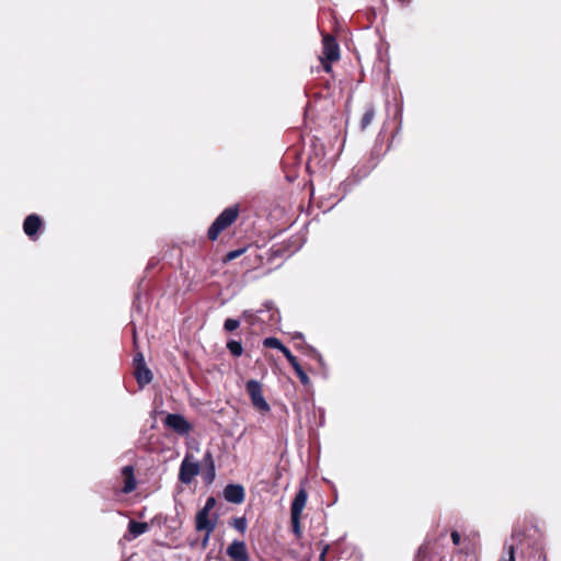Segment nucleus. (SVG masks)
<instances>
[{
    "label": "nucleus",
    "mask_w": 561,
    "mask_h": 561,
    "mask_svg": "<svg viewBox=\"0 0 561 561\" xmlns=\"http://www.w3.org/2000/svg\"><path fill=\"white\" fill-rule=\"evenodd\" d=\"M215 527L216 523L210 520L209 513L201 510L196 515V529L208 530V534H211Z\"/></svg>",
    "instance_id": "obj_13"
},
{
    "label": "nucleus",
    "mask_w": 561,
    "mask_h": 561,
    "mask_svg": "<svg viewBox=\"0 0 561 561\" xmlns=\"http://www.w3.org/2000/svg\"><path fill=\"white\" fill-rule=\"evenodd\" d=\"M167 451H169V453H170V455H169V456H164V460H165V461H168V460L172 459V458H173V454H174V453L172 451L171 447H168V450H167Z\"/></svg>",
    "instance_id": "obj_28"
},
{
    "label": "nucleus",
    "mask_w": 561,
    "mask_h": 561,
    "mask_svg": "<svg viewBox=\"0 0 561 561\" xmlns=\"http://www.w3.org/2000/svg\"><path fill=\"white\" fill-rule=\"evenodd\" d=\"M224 496L230 503L240 504L244 501V489L240 484H228L224 489Z\"/></svg>",
    "instance_id": "obj_9"
},
{
    "label": "nucleus",
    "mask_w": 561,
    "mask_h": 561,
    "mask_svg": "<svg viewBox=\"0 0 561 561\" xmlns=\"http://www.w3.org/2000/svg\"><path fill=\"white\" fill-rule=\"evenodd\" d=\"M323 56L329 61H335L340 58V49L335 38L331 35H324L322 39Z\"/></svg>",
    "instance_id": "obj_8"
},
{
    "label": "nucleus",
    "mask_w": 561,
    "mask_h": 561,
    "mask_svg": "<svg viewBox=\"0 0 561 561\" xmlns=\"http://www.w3.org/2000/svg\"><path fill=\"white\" fill-rule=\"evenodd\" d=\"M308 499L307 491L304 488H300L297 494L295 495V499L291 502L290 506V523H291V529L294 535L297 538L301 537V526H300V518L302 511L306 506Z\"/></svg>",
    "instance_id": "obj_2"
},
{
    "label": "nucleus",
    "mask_w": 561,
    "mask_h": 561,
    "mask_svg": "<svg viewBox=\"0 0 561 561\" xmlns=\"http://www.w3.org/2000/svg\"><path fill=\"white\" fill-rule=\"evenodd\" d=\"M327 550H328V548L325 547L323 549V551L321 552V554H320V560L324 561V558H325V554H327Z\"/></svg>",
    "instance_id": "obj_29"
},
{
    "label": "nucleus",
    "mask_w": 561,
    "mask_h": 561,
    "mask_svg": "<svg viewBox=\"0 0 561 561\" xmlns=\"http://www.w3.org/2000/svg\"><path fill=\"white\" fill-rule=\"evenodd\" d=\"M542 561H546V558H545V556L542 557Z\"/></svg>",
    "instance_id": "obj_38"
},
{
    "label": "nucleus",
    "mask_w": 561,
    "mask_h": 561,
    "mask_svg": "<svg viewBox=\"0 0 561 561\" xmlns=\"http://www.w3.org/2000/svg\"><path fill=\"white\" fill-rule=\"evenodd\" d=\"M374 116H375V112L373 108H369L365 112V114L362 117V122H360L363 129L366 128L368 125H370V123L374 119Z\"/></svg>",
    "instance_id": "obj_19"
},
{
    "label": "nucleus",
    "mask_w": 561,
    "mask_h": 561,
    "mask_svg": "<svg viewBox=\"0 0 561 561\" xmlns=\"http://www.w3.org/2000/svg\"><path fill=\"white\" fill-rule=\"evenodd\" d=\"M244 252H245V248L230 251L226 254L225 261L230 262V261L239 257L240 255H242Z\"/></svg>",
    "instance_id": "obj_21"
},
{
    "label": "nucleus",
    "mask_w": 561,
    "mask_h": 561,
    "mask_svg": "<svg viewBox=\"0 0 561 561\" xmlns=\"http://www.w3.org/2000/svg\"><path fill=\"white\" fill-rule=\"evenodd\" d=\"M131 331H133L134 343L136 344V329L134 325L131 328Z\"/></svg>",
    "instance_id": "obj_31"
},
{
    "label": "nucleus",
    "mask_w": 561,
    "mask_h": 561,
    "mask_svg": "<svg viewBox=\"0 0 561 561\" xmlns=\"http://www.w3.org/2000/svg\"><path fill=\"white\" fill-rule=\"evenodd\" d=\"M42 219L39 216L33 214L25 218L23 224V230L26 236L30 238H34V236L37 233V231L42 228Z\"/></svg>",
    "instance_id": "obj_11"
},
{
    "label": "nucleus",
    "mask_w": 561,
    "mask_h": 561,
    "mask_svg": "<svg viewBox=\"0 0 561 561\" xmlns=\"http://www.w3.org/2000/svg\"><path fill=\"white\" fill-rule=\"evenodd\" d=\"M298 378L302 385H308L310 381V379L306 373H304V375L299 376Z\"/></svg>",
    "instance_id": "obj_26"
},
{
    "label": "nucleus",
    "mask_w": 561,
    "mask_h": 561,
    "mask_svg": "<svg viewBox=\"0 0 561 561\" xmlns=\"http://www.w3.org/2000/svg\"><path fill=\"white\" fill-rule=\"evenodd\" d=\"M295 373H296V374H297V376L299 377V376L304 375V373H305V371H304V369L300 367L298 370H295Z\"/></svg>",
    "instance_id": "obj_30"
},
{
    "label": "nucleus",
    "mask_w": 561,
    "mask_h": 561,
    "mask_svg": "<svg viewBox=\"0 0 561 561\" xmlns=\"http://www.w3.org/2000/svg\"><path fill=\"white\" fill-rule=\"evenodd\" d=\"M282 353L284 354V356L287 358V360L289 362V364L291 362H295L296 359V356L293 355V353L289 351V348L286 346Z\"/></svg>",
    "instance_id": "obj_24"
},
{
    "label": "nucleus",
    "mask_w": 561,
    "mask_h": 561,
    "mask_svg": "<svg viewBox=\"0 0 561 561\" xmlns=\"http://www.w3.org/2000/svg\"><path fill=\"white\" fill-rule=\"evenodd\" d=\"M124 486L122 491L125 494L133 492L136 489V479L134 476V468L131 466H125L122 469Z\"/></svg>",
    "instance_id": "obj_12"
},
{
    "label": "nucleus",
    "mask_w": 561,
    "mask_h": 561,
    "mask_svg": "<svg viewBox=\"0 0 561 561\" xmlns=\"http://www.w3.org/2000/svg\"><path fill=\"white\" fill-rule=\"evenodd\" d=\"M239 215V208L237 205L226 208L211 224L208 229L207 236L210 240H216L221 231L231 226Z\"/></svg>",
    "instance_id": "obj_1"
},
{
    "label": "nucleus",
    "mask_w": 561,
    "mask_h": 561,
    "mask_svg": "<svg viewBox=\"0 0 561 561\" xmlns=\"http://www.w3.org/2000/svg\"><path fill=\"white\" fill-rule=\"evenodd\" d=\"M215 503L216 501L214 497H208L202 511H206L209 513V511L214 507Z\"/></svg>",
    "instance_id": "obj_22"
},
{
    "label": "nucleus",
    "mask_w": 561,
    "mask_h": 561,
    "mask_svg": "<svg viewBox=\"0 0 561 561\" xmlns=\"http://www.w3.org/2000/svg\"><path fill=\"white\" fill-rule=\"evenodd\" d=\"M199 472V463L197 460L192 459L191 456H186L182 461L180 476L182 482L188 483L196 477Z\"/></svg>",
    "instance_id": "obj_6"
},
{
    "label": "nucleus",
    "mask_w": 561,
    "mask_h": 561,
    "mask_svg": "<svg viewBox=\"0 0 561 561\" xmlns=\"http://www.w3.org/2000/svg\"><path fill=\"white\" fill-rule=\"evenodd\" d=\"M399 1H400L401 3H403V4H407V3H409L411 0H399Z\"/></svg>",
    "instance_id": "obj_34"
},
{
    "label": "nucleus",
    "mask_w": 561,
    "mask_h": 561,
    "mask_svg": "<svg viewBox=\"0 0 561 561\" xmlns=\"http://www.w3.org/2000/svg\"><path fill=\"white\" fill-rule=\"evenodd\" d=\"M294 339H302V334H301V333H296V334L294 335Z\"/></svg>",
    "instance_id": "obj_33"
},
{
    "label": "nucleus",
    "mask_w": 561,
    "mask_h": 561,
    "mask_svg": "<svg viewBox=\"0 0 561 561\" xmlns=\"http://www.w3.org/2000/svg\"><path fill=\"white\" fill-rule=\"evenodd\" d=\"M231 525L234 527V529L243 534L247 530L248 523L245 517H237L233 518Z\"/></svg>",
    "instance_id": "obj_18"
},
{
    "label": "nucleus",
    "mask_w": 561,
    "mask_h": 561,
    "mask_svg": "<svg viewBox=\"0 0 561 561\" xmlns=\"http://www.w3.org/2000/svg\"><path fill=\"white\" fill-rule=\"evenodd\" d=\"M205 531H206V533H205V536H204V538H203V540H202V547H203V548H206V547H207L208 541H209V538H210V535H211V534H208V530H205Z\"/></svg>",
    "instance_id": "obj_25"
},
{
    "label": "nucleus",
    "mask_w": 561,
    "mask_h": 561,
    "mask_svg": "<svg viewBox=\"0 0 561 561\" xmlns=\"http://www.w3.org/2000/svg\"><path fill=\"white\" fill-rule=\"evenodd\" d=\"M450 537H451L453 543L455 546H459L460 545L461 536H460V534L458 531H456V530L451 531Z\"/></svg>",
    "instance_id": "obj_23"
},
{
    "label": "nucleus",
    "mask_w": 561,
    "mask_h": 561,
    "mask_svg": "<svg viewBox=\"0 0 561 561\" xmlns=\"http://www.w3.org/2000/svg\"><path fill=\"white\" fill-rule=\"evenodd\" d=\"M230 561H249V552L244 541L233 540L226 550Z\"/></svg>",
    "instance_id": "obj_7"
},
{
    "label": "nucleus",
    "mask_w": 561,
    "mask_h": 561,
    "mask_svg": "<svg viewBox=\"0 0 561 561\" xmlns=\"http://www.w3.org/2000/svg\"><path fill=\"white\" fill-rule=\"evenodd\" d=\"M265 307H266L268 310H271V309L273 308V304H272V302H266V304H265Z\"/></svg>",
    "instance_id": "obj_32"
},
{
    "label": "nucleus",
    "mask_w": 561,
    "mask_h": 561,
    "mask_svg": "<svg viewBox=\"0 0 561 561\" xmlns=\"http://www.w3.org/2000/svg\"><path fill=\"white\" fill-rule=\"evenodd\" d=\"M325 70L329 71L330 70V66H324Z\"/></svg>",
    "instance_id": "obj_37"
},
{
    "label": "nucleus",
    "mask_w": 561,
    "mask_h": 561,
    "mask_svg": "<svg viewBox=\"0 0 561 561\" xmlns=\"http://www.w3.org/2000/svg\"><path fill=\"white\" fill-rule=\"evenodd\" d=\"M163 423H164V427H165V430H167L170 434L175 433V413H169V414L164 417Z\"/></svg>",
    "instance_id": "obj_17"
},
{
    "label": "nucleus",
    "mask_w": 561,
    "mask_h": 561,
    "mask_svg": "<svg viewBox=\"0 0 561 561\" xmlns=\"http://www.w3.org/2000/svg\"><path fill=\"white\" fill-rule=\"evenodd\" d=\"M240 325V321L237 320V319H232V318H228L226 321H225V324H224V328L226 331L228 332H232L234 330H237Z\"/></svg>",
    "instance_id": "obj_20"
},
{
    "label": "nucleus",
    "mask_w": 561,
    "mask_h": 561,
    "mask_svg": "<svg viewBox=\"0 0 561 561\" xmlns=\"http://www.w3.org/2000/svg\"><path fill=\"white\" fill-rule=\"evenodd\" d=\"M270 320H272V321H275V320H276V318H275L274 313L271 316Z\"/></svg>",
    "instance_id": "obj_35"
},
{
    "label": "nucleus",
    "mask_w": 561,
    "mask_h": 561,
    "mask_svg": "<svg viewBox=\"0 0 561 561\" xmlns=\"http://www.w3.org/2000/svg\"><path fill=\"white\" fill-rule=\"evenodd\" d=\"M263 345L265 347L275 348L280 352L286 347L277 337H265L263 340Z\"/></svg>",
    "instance_id": "obj_16"
},
{
    "label": "nucleus",
    "mask_w": 561,
    "mask_h": 561,
    "mask_svg": "<svg viewBox=\"0 0 561 561\" xmlns=\"http://www.w3.org/2000/svg\"><path fill=\"white\" fill-rule=\"evenodd\" d=\"M191 430L190 423L181 415L178 414L176 419V431L178 435H184L187 434Z\"/></svg>",
    "instance_id": "obj_15"
},
{
    "label": "nucleus",
    "mask_w": 561,
    "mask_h": 561,
    "mask_svg": "<svg viewBox=\"0 0 561 561\" xmlns=\"http://www.w3.org/2000/svg\"><path fill=\"white\" fill-rule=\"evenodd\" d=\"M227 348L231 353V355L239 357L243 353V347L241 342L231 340L227 343Z\"/></svg>",
    "instance_id": "obj_14"
},
{
    "label": "nucleus",
    "mask_w": 561,
    "mask_h": 561,
    "mask_svg": "<svg viewBox=\"0 0 561 561\" xmlns=\"http://www.w3.org/2000/svg\"><path fill=\"white\" fill-rule=\"evenodd\" d=\"M290 365L295 370H298L301 367L297 358L295 359V362H291Z\"/></svg>",
    "instance_id": "obj_27"
},
{
    "label": "nucleus",
    "mask_w": 561,
    "mask_h": 561,
    "mask_svg": "<svg viewBox=\"0 0 561 561\" xmlns=\"http://www.w3.org/2000/svg\"><path fill=\"white\" fill-rule=\"evenodd\" d=\"M245 390L254 409L260 412H268L271 410L270 404L266 402L263 396L261 382L255 379H250L245 383Z\"/></svg>",
    "instance_id": "obj_3"
},
{
    "label": "nucleus",
    "mask_w": 561,
    "mask_h": 561,
    "mask_svg": "<svg viewBox=\"0 0 561 561\" xmlns=\"http://www.w3.org/2000/svg\"><path fill=\"white\" fill-rule=\"evenodd\" d=\"M541 557H542V553H541V552H539V553H538V561H540Z\"/></svg>",
    "instance_id": "obj_36"
},
{
    "label": "nucleus",
    "mask_w": 561,
    "mask_h": 561,
    "mask_svg": "<svg viewBox=\"0 0 561 561\" xmlns=\"http://www.w3.org/2000/svg\"><path fill=\"white\" fill-rule=\"evenodd\" d=\"M133 365L134 375L139 387L144 388L146 385L150 383L152 380V373L147 367L144 355L141 353H137L134 356Z\"/></svg>",
    "instance_id": "obj_4"
},
{
    "label": "nucleus",
    "mask_w": 561,
    "mask_h": 561,
    "mask_svg": "<svg viewBox=\"0 0 561 561\" xmlns=\"http://www.w3.org/2000/svg\"><path fill=\"white\" fill-rule=\"evenodd\" d=\"M148 529L149 525L147 523L130 520L128 523L127 533L124 535L123 539L131 541L139 537L140 535L145 534Z\"/></svg>",
    "instance_id": "obj_10"
},
{
    "label": "nucleus",
    "mask_w": 561,
    "mask_h": 561,
    "mask_svg": "<svg viewBox=\"0 0 561 561\" xmlns=\"http://www.w3.org/2000/svg\"><path fill=\"white\" fill-rule=\"evenodd\" d=\"M523 537L524 534L520 530H513L511 538L504 542L503 554L500 561H515V552Z\"/></svg>",
    "instance_id": "obj_5"
}]
</instances>
